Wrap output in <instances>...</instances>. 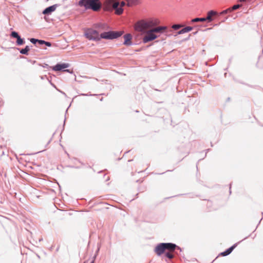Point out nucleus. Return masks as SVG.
<instances>
[{
  "instance_id": "31",
  "label": "nucleus",
  "mask_w": 263,
  "mask_h": 263,
  "mask_svg": "<svg viewBox=\"0 0 263 263\" xmlns=\"http://www.w3.org/2000/svg\"><path fill=\"white\" fill-rule=\"evenodd\" d=\"M227 19H228V17H226L224 18V19L223 21H222L221 22H225V21H226V20H227Z\"/></svg>"
},
{
  "instance_id": "33",
  "label": "nucleus",
  "mask_w": 263,
  "mask_h": 263,
  "mask_svg": "<svg viewBox=\"0 0 263 263\" xmlns=\"http://www.w3.org/2000/svg\"><path fill=\"white\" fill-rule=\"evenodd\" d=\"M197 33V32L196 31V32H194V34H196Z\"/></svg>"
},
{
  "instance_id": "37",
  "label": "nucleus",
  "mask_w": 263,
  "mask_h": 263,
  "mask_svg": "<svg viewBox=\"0 0 263 263\" xmlns=\"http://www.w3.org/2000/svg\"><path fill=\"white\" fill-rule=\"evenodd\" d=\"M248 1H251L252 0H248Z\"/></svg>"
},
{
  "instance_id": "22",
  "label": "nucleus",
  "mask_w": 263,
  "mask_h": 263,
  "mask_svg": "<svg viewBox=\"0 0 263 263\" xmlns=\"http://www.w3.org/2000/svg\"><path fill=\"white\" fill-rule=\"evenodd\" d=\"M172 252H170V251H169V252L166 253L165 254L166 256L167 257H168V258H170V259L174 257V256H173V255L172 254Z\"/></svg>"
},
{
  "instance_id": "26",
  "label": "nucleus",
  "mask_w": 263,
  "mask_h": 263,
  "mask_svg": "<svg viewBox=\"0 0 263 263\" xmlns=\"http://www.w3.org/2000/svg\"><path fill=\"white\" fill-rule=\"evenodd\" d=\"M37 43L41 45H44V43H45V41L42 40H38Z\"/></svg>"
},
{
  "instance_id": "27",
  "label": "nucleus",
  "mask_w": 263,
  "mask_h": 263,
  "mask_svg": "<svg viewBox=\"0 0 263 263\" xmlns=\"http://www.w3.org/2000/svg\"><path fill=\"white\" fill-rule=\"evenodd\" d=\"M44 45H46L48 47L51 46V43L49 42L45 41V43H44Z\"/></svg>"
},
{
  "instance_id": "11",
  "label": "nucleus",
  "mask_w": 263,
  "mask_h": 263,
  "mask_svg": "<svg viewBox=\"0 0 263 263\" xmlns=\"http://www.w3.org/2000/svg\"><path fill=\"white\" fill-rule=\"evenodd\" d=\"M124 41L123 44L126 46H131L133 43L132 42V35L130 33H127L124 35Z\"/></svg>"
},
{
  "instance_id": "17",
  "label": "nucleus",
  "mask_w": 263,
  "mask_h": 263,
  "mask_svg": "<svg viewBox=\"0 0 263 263\" xmlns=\"http://www.w3.org/2000/svg\"><path fill=\"white\" fill-rule=\"evenodd\" d=\"M127 6L131 7L133 5H136L138 4V0H126Z\"/></svg>"
},
{
  "instance_id": "28",
  "label": "nucleus",
  "mask_w": 263,
  "mask_h": 263,
  "mask_svg": "<svg viewBox=\"0 0 263 263\" xmlns=\"http://www.w3.org/2000/svg\"><path fill=\"white\" fill-rule=\"evenodd\" d=\"M125 5H126V3L124 1H122L121 3H120V6L122 7V8H123V7H124Z\"/></svg>"
},
{
  "instance_id": "23",
  "label": "nucleus",
  "mask_w": 263,
  "mask_h": 263,
  "mask_svg": "<svg viewBox=\"0 0 263 263\" xmlns=\"http://www.w3.org/2000/svg\"><path fill=\"white\" fill-rule=\"evenodd\" d=\"M180 27H181V26L180 25H179V24H174L172 26V28L174 30H176L179 29Z\"/></svg>"
},
{
  "instance_id": "18",
  "label": "nucleus",
  "mask_w": 263,
  "mask_h": 263,
  "mask_svg": "<svg viewBox=\"0 0 263 263\" xmlns=\"http://www.w3.org/2000/svg\"><path fill=\"white\" fill-rule=\"evenodd\" d=\"M205 19L204 17H196L191 20L192 23H196L198 22H204Z\"/></svg>"
},
{
  "instance_id": "32",
  "label": "nucleus",
  "mask_w": 263,
  "mask_h": 263,
  "mask_svg": "<svg viewBox=\"0 0 263 263\" xmlns=\"http://www.w3.org/2000/svg\"><path fill=\"white\" fill-rule=\"evenodd\" d=\"M82 96H87V95L86 94H82Z\"/></svg>"
},
{
  "instance_id": "24",
  "label": "nucleus",
  "mask_w": 263,
  "mask_h": 263,
  "mask_svg": "<svg viewBox=\"0 0 263 263\" xmlns=\"http://www.w3.org/2000/svg\"><path fill=\"white\" fill-rule=\"evenodd\" d=\"M39 39H34V38H31L30 39V41L33 44H35L37 43Z\"/></svg>"
},
{
  "instance_id": "16",
  "label": "nucleus",
  "mask_w": 263,
  "mask_h": 263,
  "mask_svg": "<svg viewBox=\"0 0 263 263\" xmlns=\"http://www.w3.org/2000/svg\"><path fill=\"white\" fill-rule=\"evenodd\" d=\"M25 43L24 39L21 38L20 35L16 39V43L17 45L21 46L24 44Z\"/></svg>"
},
{
  "instance_id": "2",
  "label": "nucleus",
  "mask_w": 263,
  "mask_h": 263,
  "mask_svg": "<svg viewBox=\"0 0 263 263\" xmlns=\"http://www.w3.org/2000/svg\"><path fill=\"white\" fill-rule=\"evenodd\" d=\"M158 23V22L157 21H140L136 24L135 29L138 31L146 33L148 31L147 30L148 29H151V30L154 26L157 25Z\"/></svg>"
},
{
  "instance_id": "21",
  "label": "nucleus",
  "mask_w": 263,
  "mask_h": 263,
  "mask_svg": "<svg viewBox=\"0 0 263 263\" xmlns=\"http://www.w3.org/2000/svg\"><path fill=\"white\" fill-rule=\"evenodd\" d=\"M232 11L231 10V8H229L223 11H222V12H221L219 14H218L219 15H224V14H226L229 12H231Z\"/></svg>"
},
{
  "instance_id": "5",
  "label": "nucleus",
  "mask_w": 263,
  "mask_h": 263,
  "mask_svg": "<svg viewBox=\"0 0 263 263\" xmlns=\"http://www.w3.org/2000/svg\"><path fill=\"white\" fill-rule=\"evenodd\" d=\"M84 36L89 40L99 41L101 40V34L99 35L98 31L92 28L87 29L85 31Z\"/></svg>"
},
{
  "instance_id": "19",
  "label": "nucleus",
  "mask_w": 263,
  "mask_h": 263,
  "mask_svg": "<svg viewBox=\"0 0 263 263\" xmlns=\"http://www.w3.org/2000/svg\"><path fill=\"white\" fill-rule=\"evenodd\" d=\"M241 7H242V5L241 4H236V5H234L232 7H230V8H231V11L232 12L233 11L237 10V9L241 8Z\"/></svg>"
},
{
  "instance_id": "4",
  "label": "nucleus",
  "mask_w": 263,
  "mask_h": 263,
  "mask_svg": "<svg viewBox=\"0 0 263 263\" xmlns=\"http://www.w3.org/2000/svg\"><path fill=\"white\" fill-rule=\"evenodd\" d=\"M124 33L123 31H108L101 33V39L114 40L120 37Z\"/></svg>"
},
{
  "instance_id": "25",
  "label": "nucleus",
  "mask_w": 263,
  "mask_h": 263,
  "mask_svg": "<svg viewBox=\"0 0 263 263\" xmlns=\"http://www.w3.org/2000/svg\"><path fill=\"white\" fill-rule=\"evenodd\" d=\"M105 26V24H98L96 25V27L99 28H104V27Z\"/></svg>"
},
{
  "instance_id": "13",
  "label": "nucleus",
  "mask_w": 263,
  "mask_h": 263,
  "mask_svg": "<svg viewBox=\"0 0 263 263\" xmlns=\"http://www.w3.org/2000/svg\"><path fill=\"white\" fill-rule=\"evenodd\" d=\"M236 247V244L234 245L233 246H232L231 247H230V248L227 249L226 251L221 252L220 254V255L221 256H223L228 255L232 252V251L234 250V249Z\"/></svg>"
},
{
  "instance_id": "7",
  "label": "nucleus",
  "mask_w": 263,
  "mask_h": 263,
  "mask_svg": "<svg viewBox=\"0 0 263 263\" xmlns=\"http://www.w3.org/2000/svg\"><path fill=\"white\" fill-rule=\"evenodd\" d=\"M60 5H61L59 4H56L48 7L43 11L42 13L44 15H50L56 10L57 7H59Z\"/></svg>"
},
{
  "instance_id": "15",
  "label": "nucleus",
  "mask_w": 263,
  "mask_h": 263,
  "mask_svg": "<svg viewBox=\"0 0 263 263\" xmlns=\"http://www.w3.org/2000/svg\"><path fill=\"white\" fill-rule=\"evenodd\" d=\"M193 29V28L192 27L186 26V27L182 28V29H181L180 31H179L178 32V34H183V33H184L186 32H188L192 30Z\"/></svg>"
},
{
  "instance_id": "36",
  "label": "nucleus",
  "mask_w": 263,
  "mask_h": 263,
  "mask_svg": "<svg viewBox=\"0 0 263 263\" xmlns=\"http://www.w3.org/2000/svg\"><path fill=\"white\" fill-rule=\"evenodd\" d=\"M171 197H172V198H173V197H175V196H172Z\"/></svg>"
},
{
  "instance_id": "29",
  "label": "nucleus",
  "mask_w": 263,
  "mask_h": 263,
  "mask_svg": "<svg viewBox=\"0 0 263 263\" xmlns=\"http://www.w3.org/2000/svg\"><path fill=\"white\" fill-rule=\"evenodd\" d=\"M64 71L68 72L70 73H72V71L70 70V69H64Z\"/></svg>"
},
{
  "instance_id": "6",
  "label": "nucleus",
  "mask_w": 263,
  "mask_h": 263,
  "mask_svg": "<svg viewBox=\"0 0 263 263\" xmlns=\"http://www.w3.org/2000/svg\"><path fill=\"white\" fill-rule=\"evenodd\" d=\"M146 35L143 38V42L144 43H147L149 42L152 41L158 37L154 32H151L150 30L146 32Z\"/></svg>"
},
{
  "instance_id": "3",
  "label": "nucleus",
  "mask_w": 263,
  "mask_h": 263,
  "mask_svg": "<svg viewBox=\"0 0 263 263\" xmlns=\"http://www.w3.org/2000/svg\"><path fill=\"white\" fill-rule=\"evenodd\" d=\"M176 245L172 243H161L158 245L155 249V252L158 255L163 254L166 250L170 252H173Z\"/></svg>"
},
{
  "instance_id": "12",
  "label": "nucleus",
  "mask_w": 263,
  "mask_h": 263,
  "mask_svg": "<svg viewBox=\"0 0 263 263\" xmlns=\"http://www.w3.org/2000/svg\"><path fill=\"white\" fill-rule=\"evenodd\" d=\"M167 27L166 26H159L155 28H152L150 30L151 32L154 33H162L165 30H166Z\"/></svg>"
},
{
  "instance_id": "8",
  "label": "nucleus",
  "mask_w": 263,
  "mask_h": 263,
  "mask_svg": "<svg viewBox=\"0 0 263 263\" xmlns=\"http://www.w3.org/2000/svg\"><path fill=\"white\" fill-rule=\"evenodd\" d=\"M112 8L117 15H121L123 12V9L120 6V2H114L112 4Z\"/></svg>"
},
{
  "instance_id": "1",
  "label": "nucleus",
  "mask_w": 263,
  "mask_h": 263,
  "mask_svg": "<svg viewBox=\"0 0 263 263\" xmlns=\"http://www.w3.org/2000/svg\"><path fill=\"white\" fill-rule=\"evenodd\" d=\"M78 5L84 7L85 9H91L94 11H99L102 8V3L100 0H80Z\"/></svg>"
},
{
  "instance_id": "34",
  "label": "nucleus",
  "mask_w": 263,
  "mask_h": 263,
  "mask_svg": "<svg viewBox=\"0 0 263 263\" xmlns=\"http://www.w3.org/2000/svg\"><path fill=\"white\" fill-rule=\"evenodd\" d=\"M230 190H231V186L230 187ZM230 193H231V190H230Z\"/></svg>"
},
{
  "instance_id": "14",
  "label": "nucleus",
  "mask_w": 263,
  "mask_h": 263,
  "mask_svg": "<svg viewBox=\"0 0 263 263\" xmlns=\"http://www.w3.org/2000/svg\"><path fill=\"white\" fill-rule=\"evenodd\" d=\"M17 49L19 50L20 53L27 55L29 54L28 52L30 50V48L29 46H26L24 48H17Z\"/></svg>"
},
{
  "instance_id": "30",
  "label": "nucleus",
  "mask_w": 263,
  "mask_h": 263,
  "mask_svg": "<svg viewBox=\"0 0 263 263\" xmlns=\"http://www.w3.org/2000/svg\"><path fill=\"white\" fill-rule=\"evenodd\" d=\"M247 1L249 2L248 0H238L239 2H246Z\"/></svg>"
},
{
  "instance_id": "10",
  "label": "nucleus",
  "mask_w": 263,
  "mask_h": 263,
  "mask_svg": "<svg viewBox=\"0 0 263 263\" xmlns=\"http://www.w3.org/2000/svg\"><path fill=\"white\" fill-rule=\"evenodd\" d=\"M219 15L218 13L214 10H210L207 13V16L204 17L205 21L211 22L213 21V16Z\"/></svg>"
},
{
  "instance_id": "35",
  "label": "nucleus",
  "mask_w": 263,
  "mask_h": 263,
  "mask_svg": "<svg viewBox=\"0 0 263 263\" xmlns=\"http://www.w3.org/2000/svg\"><path fill=\"white\" fill-rule=\"evenodd\" d=\"M39 197H40V196H36L37 198H39Z\"/></svg>"
},
{
  "instance_id": "9",
  "label": "nucleus",
  "mask_w": 263,
  "mask_h": 263,
  "mask_svg": "<svg viewBox=\"0 0 263 263\" xmlns=\"http://www.w3.org/2000/svg\"><path fill=\"white\" fill-rule=\"evenodd\" d=\"M69 66L68 63H58L52 67V70L56 71H63Z\"/></svg>"
},
{
  "instance_id": "20",
  "label": "nucleus",
  "mask_w": 263,
  "mask_h": 263,
  "mask_svg": "<svg viewBox=\"0 0 263 263\" xmlns=\"http://www.w3.org/2000/svg\"><path fill=\"white\" fill-rule=\"evenodd\" d=\"M10 36L12 37L17 39L20 36V35L18 34V32H17L16 31H13L11 32V34H10Z\"/></svg>"
}]
</instances>
